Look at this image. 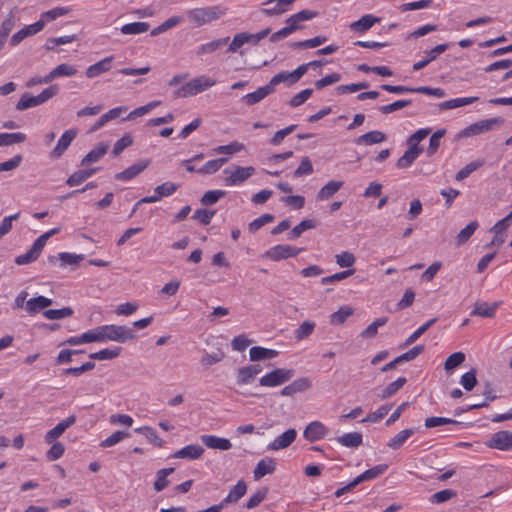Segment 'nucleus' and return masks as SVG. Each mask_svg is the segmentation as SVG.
Wrapping results in <instances>:
<instances>
[{"label": "nucleus", "instance_id": "2", "mask_svg": "<svg viewBox=\"0 0 512 512\" xmlns=\"http://www.w3.org/2000/svg\"><path fill=\"white\" fill-rule=\"evenodd\" d=\"M216 84V80L206 75L193 78L187 83L183 84L177 90L174 91L175 98H187L195 96L207 89L213 87Z\"/></svg>", "mask_w": 512, "mask_h": 512}, {"label": "nucleus", "instance_id": "23", "mask_svg": "<svg viewBox=\"0 0 512 512\" xmlns=\"http://www.w3.org/2000/svg\"><path fill=\"white\" fill-rule=\"evenodd\" d=\"M247 485L244 481H239L228 493V495L221 501L225 507L228 504L238 502L246 493Z\"/></svg>", "mask_w": 512, "mask_h": 512}, {"label": "nucleus", "instance_id": "6", "mask_svg": "<svg viewBox=\"0 0 512 512\" xmlns=\"http://www.w3.org/2000/svg\"><path fill=\"white\" fill-rule=\"evenodd\" d=\"M504 123V119L501 117H495L491 119H485L478 122H475L469 126H467L462 132L461 135L465 137L479 135L488 131L493 130L494 126L502 125Z\"/></svg>", "mask_w": 512, "mask_h": 512}, {"label": "nucleus", "instance_id": "50", "mask_svg": "<svg viewBox=\"0 0 512 512\" xmlns=\"http://www.w3.org/2000/svg\"><path fill=\"white\" fill-rule=\"evenodd\" d=\"M135 431L143 434L148 441L155 444L157 447H162L164 444V441L157 435L156 431L149 426L137 428Z\"/></svg>", "mask_w": 512, "mask_h": 512}, {"label": "nucleus", "instance_id": "24", "mask_svg": "<svg viewBox=\"0 0 512 512\" xmlns=\"http://www.w3.org/2000/svg\"><path fill=\"white\" fill-rule=\"evenodd\" d=\"M271 93H273L272 89L267 84L265 86L259 87L256 91H254L252 93H248L245 96H243L242 101L246 105L252 106V105L260 102L261 100H263L265 97H267Z\"/></svg>", "mask_w": 512, "mask_h": 512}, {"label": "nucleus", "instance_id": "12", "mask_svg": "<svg viewBox=\"0 0 512 512\" xmlns=\"http://www.w3.org/2000/svg\"><path fill=\"white\" fill-rule=\"evenodd\" d=\"M501 302L487 303L485 301H476L471 311V316H479L484 318H494L496 311Z\"/></svg>", "mask_w": 512, "mask_h": 512}, {"label": "nucleus", "instance_id": "47", "mask_svg": "<svg viewBox=\"0 0 512 512\" xmlns=\"http://www.w3.org/2000/svg\"><path fill=\"white\" fill-rule=\"evenodd\" d=\"M354 313V310L349 306H342L336 312L331 315V324L340 325L343 324L348 317Z\"/></svg>", "mask_w": 512, "mask_h": 512}, {"label": "nucleus", "instance_id": "54", "mask_svg": "<svg viewBox=\"0 0 512 512\" xmlns=\"http://www.w3.org/2000/svg\"><path fill=\"white\" fill-rule=\"evenodd\" d=\"M280 83H288L289 85L294 84L295 82L293 80V77L291 76V72L282 71L274 75L269 81L268 86H270L272 92H274L275 86Z\"/></svg>", "mask_w": 512, "mask_h": 512}, {"label": "nucleus", "instance_id": "43", "mask_svg": "<svg viewBox=\"0 0 512 512\" xmlns=\"http://www.w3.org/2000/svg\"><path fill=\"white\" fill-rule=\"evenodd\" d=\"M228 41H229V37H224L221 39L213 40L211 42L202 44L198 48L197 54L203 55V54L213 53L214 51H216L217 49H219L220 47L225 45Z\"/></svg>", "mask_w": 512, "mask_h": 512}, {"label": "nucleus", "instance_id": "21", "mask_svg": "<svg viewBox=\"0 0 512 512\" xmlns=\"http://www.w3.org/2000/svg\"><path fill=\"white\" fill-rule=\"evenodd\" d=\"M448 49V44H439L427 52V57L413 65L414 71H419L426 67L430 62L437 59V57Z\"/></svg>", "mask_w": 512, "mask_h": 512}, {"label": "nucleus", "instance_id": "38", "mask_svg": "<svg viewBox=\"0 0 512 512\" xmlns=\"http://www.w3.org/2000/svg\"><path fill=\"white\" fill-rule=\"evenodd\" d=\"M150 25L146 22H133L121 27V33L125 35L141 34L149 30Z\"/></svg>", "mask_w": 512, "mask_h": 512}, {"label": "nucleus", "instance_id": "48", "mask_svg": "<svg viewBox=\"0 0 512 512\" xmlns=\"http://www.w3.org/2000/svg\"><path fill=\"white\" fill-rule=\"evenodd\" d=\"M407 382L405 377H400L397 380L390 383L380 394L381 399H388L393 396L398 390H400Z\"/></svg>", "mask_w": 512, "mask_h": 512}, {"label": "nucleus", "instance_id": "62", "mask_svg": "<svg viewBox=\"0 0 512 512\" xmlns=\"http://www.w3.org/2000/svg\"><path fill=\"white\" fill-rule=\"evenodd\" d=\"M274 220V216L272 214H263L260 217L253 220L248 225V230L251 233H255L257 230H259L261 227H263L265 224L270 223Z\"/></svg>", "mask_w": 512, "mask_h": 512}, {"label": "nucleus", "instance_id": "37", "mask_svg": "<svg viewBox=\"0 0 512 512\" xmlns=\"http://www.w3.org/2000/svg\"><path fill=\"white\" fill-rule=\"evenodd\" d=\"M387 468L388 466L386 464L374 466L373 468H370L363 472L362 474L358 475L356 479L359 482V484L364 481L375 479L378 476L382 475L387 470Z\"/></svg>", "mask_w": 512, "mask_h": 512}, {"label": "nucleus", "instance_id": "10", "mask_svg": "<svg viewBox=\"0 0 512 512\" xmlns=\"http://www.w3.org/2000/svg\"><path fill=\"white\" fill-rule=\"evenodd\" d=\"M76 136L77 131L75 129L66 130L58 140L57 145L50 152V157L52 159L60 158L67 150V148L70 146L72 141L76 138Z\"/></svg>", "mask_w": 512, "mask_h": 512}, {"label": "nucleus", "instance_id": "33", "mask_svg": "<svg viewBox=\"0 0 512 512\" xmlns=\"http://www.w3.org/2000/svg\"><path fill=\"white\" fill-rule=\"evenodd\" d=\"M97 170L98 168L75 171L72 175L68 177V179L66 180V184L70 187L80 185L85 180L90 178Z\"/></svg>", "mask_w": 512, "mask_h": 512}, {"label": "nucleus", "instance_id": "57", "mask_svg": "<svg viewBox=\"0 0 512 512\" xmlns=\"http://www.w3.org/2000/svg\"><path fill=\"white\" fill-rule=\"evenodd\" d=\"M436 318L430 319L414 331L405 341L404 346H409L414 343L421 335H423L435 322Z\"/></svg>", "mask_w": 512, "mask_h": 512}, {"label": "nucleus", "instance_id": "15", "mask_svg": "<svg viewBox=\"0 0 512 512\" xmlns=\"http://www.w3.org/2000/svg\"><path fill=\"white\" fill-rule=\"evenodd\" d=\"M149 165L148 160H141L127 169L123 170L120 173H117L115 175V179L121 180V181H129L133 178H135L138 174H140L142 171H144Z\"/></svg>", "mask_w": 512, "mask_h": 512}, {"label": "nucleus", "instance_id": "22", "mask_svg": "<svg viewBox=\"0 0 512 512\" xmlns=\"http://www.w3.org/2000/svg\"><path fill=\"white\" fill-rule=\"evenodd\" d=\"M275 469L276 462L272 458L261 459L254 469V478L259 480L267 474H272Z\"/></svg>", "mask_w": 512, "mask_h": 512}, {"label": "nucleus", "instance_id": "44", "mask_svg": "<svg viewBox=\"0 0 512 512\" xmlns=\"http://www.w3.org/2000/svg\"><path fill=\"white\" fill-rule=\"evenodd\" d=\"M74 313L70 307H63L61 309H49L43 312V316L49 320H59L72 316Z\"/></svg>", "mask_w": 512, "mask_h": 512}, {"label": "nucleus", "instance_id": "29", "mask_svg": "<svg viewBox=\"0 0 512 512\" xmlns=\"http://www.w3.org/2000/svg\"><path fill=\"white\" fill-rule=\"evenodd\" d=\"M336 441L344 447L356 448L363 442L361 433L350 432L336 438Z\"/></svg>", "mask_w": 512, "mask_h": 512}, {"label": "nucleus", "instance_id": "20", "mask_svg": "<svg viewBox=\"0 0 512 512\" xmlns=\"http://www.w3.org/2000/svg\"><path fill=\"white\" fill-rule=\"evenodd\" d=\"M423 149L419 146H414L408 148L407 151L397 160L396 166L399 169H405L412 165V163L417 159V157L422 153Z\"/></svg>", "mask_w": 512, "mask_h": 512}, {"label": "nucleus", "instance_id": "35", "mask_svg": "<svg viewBox=\"0 0 512 512\" xmlns=\"http://www.w3.org/2000/svg\"><path fill=\"white\" fill-rule=\"evenodd\" d=\"M379 19L374 17L373 15H364L359 20L353 22L350 25V28L357 32H365L369 30Z\"/></svg>", "mask_w": 512, "mask_h": 512}, {"label": "nucleus", "instance_id": "7", "mask_svg": "<svg viewBox=\"0 0 512 512\" xmlns=\"http://www.w3.org/2000/svg\"><path fill=\"white\" fill-rule=\"evenodd\" d=\"M225 174H229V176L225 179V183L227 186L238 185L245 182L248 178L254 175L255 168L252 166L248 167H240L237 166L235 170L230 171L229 169L224 170Z\"/></svg>", "mask_w": 512, "mask_h": 512}, {"label": "nucleus", "instance_id": "16", "mask_svg": "<svg viewBox=\"0 0 512 512\" xmlns=\"http://www.w3.org/2000/svg\"><path fill=\"white\" fill-rule=\"evenodd\" d=\"M200 439L201 442L210 449L225 451L232 447L230 440L227 438H221L215 435H202Z\"/></svg>", "mask_w": 512, "mask_h": 512}, {"label": "nucleus", "instance_id": "59", "mask_svg": "<svg viewBox=\"0 0 512 512\" xmlns=\"http://www.w3.org/2000/svg\"><path fill=\"white\" fill-rule=\"evenodd\" d=\"M128 436H129L128 432L116 431L112 435H110L108 438L103 440L100 443V446L103 447V448L112 447V446L118 444L120 441H122L123 439H125Z\"/></svg>", "mask_w": 512, "mask_h": 512}, {"label": "nucleus", "instance_id": "41", "mask_svg": "<svg viewBox=\"0 0 512 512\" xmlns=\"http://www.w3.org/2000/svg\"><path fill=\"white\" fill-rule=\"evenodd\" d=\"M315 326H316L315 322L310 321V320H305L295 330V332H294L295 338L298 341H302V340L308 338L314 332Z\"/></svg>", "mask_w": 512, "mask_h": 512}, {"label": "nucleus", "instance_id": "58", "mask_svg": "<svg viewBox=\"0 0 512 512\" xmlns=\"http://www.w3.org/2000/svg\"><path fill=\"white\" fill-rule=\"evenodd\" d=\"M411 104H412V100H409V99L397 100L391 104L380 106L379 111L382 114H390L394 111H397L404 107L410 106Z\"/></svg>", "mask_w": 512, "mask_h": 512}, {"label": "nucleus", "instance_id": "56", "mask_svg": "<svg viewBox=\"0 0 512 512\" xmlns=\"http://www.w3.org/2000/svg\"><path fill=\"white\" fill-rule=\"evenodd\" d=\"M70 12L69 8L66 7H56L51 10H48L41 14L40 20H43L44 23L46 21H53L58 17L67 15Z\"/></svg>", "mask_w": 512, "mask_h": 512}, {"label": "nucleus", "instance_id": "36", "mask_svg": "<svg viewBox=\"0 0 512 512\" xmlns=\"http://www.w3.org/2000/svg\"><path fill=\"white\" fill-rule=\"evenodd\" d=\"M228 160V157H221L218 159L209 160L208 162H206L204 166L197 170V173L203 175L214 174L221 168L222 165L227 163Z\"/></svg>", "mask_w": 512, "mask_h": 512}, {"label": "nucleus", "instance_id": "31", "mask_svg": "<svg viewBox=\"0 0 512 512\" xmlns=\"http://www.w3.org/2000/svg\"><path fill=\"white\" fill-rule=\"evenodd\" d=\"M479 227V224L477 221H472L469 224H467L455 237V245L457 247L462 246L465 244L471 236L475 233L477 228Z\"/></svg>", "mask_w": 512, "mask_h": 512}, {"label": "nucleus", "instance_id": "11", "mask_svg": "<svg viewBox=\"0 0 512 512\" xmlns=\"http://www.w3.org/2000/svg\"><path fill=\"white\" fill-rule=\"evenodd\" d=\"M329 433V429L320 421L309 423L304 429L303 436L309 442L323 439Z\"/></svg>", "mask_w": 512, "mask_h": 512}, {"label": "nucleus", "instance_id": "17", "mask_svg": "<svg viewBox=\"0 0 512 512\" xmlns=\"http://www.w3.org/2000/svg\"><path fill=\"white\" fill-rule=\"evenodd\" d=\"M204 454V448L197 444H191L183 447L182 449L176 451L173 455L174 458L179 459H190L195 460L202 457Z\"/></svg>", "mask_w": 512, "mask_h": 512}, {"label": "nucleus", "instance_id": "64", "mask_svg": "<svg viewBox=\"0 0 512 512\" xmlns=\"http://www.w3.org/2000/svg\"><path fill=\"white\" fill-rule=\"evenodd\" d=\"M335 259L336 263L342 268L351 267L356 261L355 256L349 251H344L340 254H337Z\"/></svg>", "mask_w": 512, "mask_h": 512}, {"label": "nucleus", "instance_id": "51", "mask_svg": "<svg viewBox=\"0 0 512 512\" xmlns=\"http://www.w3.org/2000/svg\"><path fill=\"white\" fill-rule=\"evenodd\" d=\"M388 321L387 317H381L372 322L365 330L361 332L362 338H373L376 336L378 328L384 326Z\"/></svg>", "mask_w": 512, "mask_h": 512}, {"label": "nucleus", "instance_id": "39", "mask_svg": "<svg viewBox=\"0 0 512 512\" xmlns=\"http://www.w3.org/2000/svg\"><path fill=\"white\" fill-rule=\"evenodd\" d=\"M160 104H161V101L149 102L146 105L138 107V108L134 109L133 111H131L123 120L131 121V120L136 119L137 117L144 116L147 113H149L151 110H153L154 108L159 106Z\"/></svg>", "mask_w": 512, "mask_h": 512}, {"label": "nucleus", "instance_id": "1", "mask_svg": "<svg viewBox=\"0 0 512 512\" xmlns=\"http://www.w3.org/2000/svg\"><path fill=\"white\" fill-rule=\"evenodd\" d=\"M227 9L221 5L197 7L187 11L186 16L195 27L217 21L226 15Z\"/></svg>", "mask_w": 512, "mask_h": 512}, {"label": "nucleus", "instance_id": "25", "mask_svg": "<svg viewBox=\"0 0 512 512\" xmlns=\"http://www.w3.org/2000/svg\"><path fill=\"white\" fill-rule=\"evenodd\" d=\"M386 134L381 132V131H378V130H375V131H370V132H367L363 135H361L360 137H358L356 140H355V143L357 145H373V144H379V143H382L386 140Z\"/></svg>", "mask_w": 512, "mask_h": 512}, {"label": "nucleus", "instance_id": "8", "mask_svg": "<svg viewBox=\"0 0 512 512\" xmlns=\"http://www.w3.org/2000/svg\"><path fill=\"white\" fill-rule=\"evenodd\" d=\"M302 250V248H296L290 245H276L266 251L265 256L273 261H280L283 259L295 257Z\"/></svg>", "mask_w": 512, "mask_h": 512}, {"label": "nucleus", "instance_id": "27", "mask_svg": "<svg viewBox=\"0 0 512 512\" xmlns=\"http://www.w3.org/2000/svg\"><path fill=\"white\" fill-rule=\"evenodd\" d=\"M51 305L52 299L45 296H38L26 302V310L30 314H35Z\"/></svg>", "mask_w": 512, "mask_h": 512}, {"label": "nucleus", "instance_id": "55", "mask_svg": "<svg viewBox=\"0 0 512 512\" xmlns=\"http://www.w3.org/2000/svg\"><path fill=\"white\" fill-rule=\"evenodd\" d=\"M465 361V354L463 352H455L451 354L444 363L446 372L452 371Z\"/></svg>", "mask_w": 512, "mask_h": 512}, {"label": "nucleus", "instance_id": "4", "mask_svg": "<svg viewBox=\"0 0 512 512\" xmlns=\"http://www.w3.org/2000/svg\"><path fill=\"white\" fill-rule=\"evenodd\" d=\"M103 334V342L114 341L118 343H124L129 340L136 338L134 331L124 325H103L100 326Z\"/></svg>", "mask_w": 512, "mask_h": 512}, {"label": "nucleus", "instance_id": "46", "mask_svg": "<svg viewBox=\"0 0 512 512\" xmlns=\"http://www.w3.org/2000/svg\"><path fill=\"white\" fill-rule=\"evenodd\" d=\"M59 232V228H54L44 234H42L40 237H38L33 245L31 246V250L38 256H40L41 251L43 250L47 240L53 236L54 234Z\"/></svg>", "mask_w": 512, "mask_h": 512}, {"label": "nucleus", "instance_id": "34", "mask_svg": "<svg viewBox=\"0 0 512 512\" xmlns=\"http://www.w3.org/2000/svg\"><path fill=\"white\" fill-rule=\"evenodd\" d=\"M478 100V97H464V98H456L451 99L445 102H442L438 105L440 110H450L458 107L466 106L472 104Z\"/></svg>", "mask_w": 512, "mask_h": 512}, {"label": "nucleus", "instance_id": "42", "mask_svg": "<svg viewBox=\"0 0 512 512\" xmlns=\"http://www.w3.org/2000/svg\"><path fill=\"white\" fill-rule=\"evenodd\" d=\"M26 140V135L21 132L16 133H1L0 134V147L10 146L16 143H22Z\"/></svg>", "mask_w": 512, "mask_h": 512}, {"label": "nucleus", "instance_id": "28", "mask_svg": "<svg viewBox=\"0 0 512 512\" xmlns=\"http://www.w3.org/2000/svg\"><path fill=\"white\" fill-rule=\"evenodd\" d=\"M278 355V352L273 349H268L260 346H254L249 351L250 360L253 362L273 359Z\"/></svg>", "mask_w": 512, "mask_h": 512}, {"label": "nucleus", "instance_id": "52", "mask_svg": "<svg viewBox=\"0 0 512 512\" xmlns=\"http://www.w3.org/2000/svg\"><path fill=\"white\" fill-rule=\"evenodd\" d=\"M459 421L445 418V417H429L425 419V427L426 428H434L442 425H460Z\"/></svg>", "mask_w": 512, "mask_h": 512}, {"label": "nucleus", "instance_id": "19", "mask_svg": "<svg viewBox=\"0 0 512 512\" xmlns=\"http://www.w3.org/2000/svg\"><path fill=\"white\" fill-rule=\"evenodd\" d=\"M113 59H114L113 56H108V57L98 61L97 63L89 66L85 73L87 78L92 79V78L99 76L100 74H102L104 72L109 71L111 68V63H112Z\"/></svg>", "mask_w": 512, "mask_h": 512}, {"label": "nucleus", "instance_id": "63", "mask_svg": "<svg viewBox=\"0 0 512 512\" xmlns=\"http://www.w3.org/2000/svg\"><path fill=\"white\" fill-rule=\"evenodd\" d=\"M255 379V376L251 372L248 366L241 367L237 371V383L239 385L251 384Z\"/></svg>", "mask_w": 512, "mask_h": 512}, {"label": "nucleus", "instance_id": "40", "mask_svg": "<svg viewBox=\"0 0 512 512\" xmlns=\"http://www.w3.org/2000/svg\"><path fill=\"white\" fill-rule=\"evenodd\" d=\"M174 472V468L160 469L156 474V481L154 482V489L156 491H162L169 485L167 477Z\"/></svg>", "mask_w": 512, "mask_h": 512}, {"label": "nucleus", "instance_id": "14", "mask_svg": "<svg viewBox=\"0 0 512 512\" xmlns=\"http://www.w3.org/2000/svg\"><path fill=\"white\" fill-rule=\"evenodd\" d=\"M76 422V417L74 415L69 416L65 420L59 422L54 428L49 430L45 435V441L47 443H52L57 438H59L70 426L74 425Z\"/></svg>", "mask_w": 512, "mask_h": 512}, {"label": "nucleus", "instance_id": "13", "mask_svg": "<svg viewBox=\"0 0 512 512\" xmlns=\"http://www.w3.org/2000/svg\"><path fill=\"white\" fill-rule=\"evenodd\" d=\"M296 437L297 431L294 428L288 429L269 443L267 448L272 451L287 448L295 441Z\"/></svg>", "mask_w": 512, "mask_h": 512}, {"label": "nucleus", "instance_id": "3", "mask_svg": "<svg viewBox=\"0 0 512 512\" xmlns=\"http://www.w3.org/2000/svg\"><path fill=\"white\" fill-rule=\"evenodd\" d=\"M59 91V88L56 85L49 86L45 88L40 94L37 96H32L29 93H25L21 96L18 103L16 104V109L19 111H23L29 109L31 107H35L41 105L54 97Z\"/></svg>", "mask_w": 512, "mask_h": 512}, {"label": "nucleus", "instance_id": "61", "mask_svg": "<svg viewBox=\"0 0 512 512\" xmlns=\"http://www.w3.org/2000/svg\"><path fill=\"white\" fill-rule=\"evenodd\" d=\"M225 195V191L222 190H210L207 191L201 198V203L204 206L215 204L221 197Z\"/></svg>", "mask_w": 512, "mask_h": 512}, {"label": "nucleus", "instance_id": "45", "mask_svg": "<svg viewBox=\"0 0 512 512\" xmlns=\"http://www.w3.org/2000/svg\"><path fill=\"white\" fill-rule=\"evenodd\" d=\"M121 348L120 347H115L113 349H103V350H100L98 352H94V353H91L89 355V358L90 359H93V360H109V359H114L116 357H118L121 353Z\"/></svg>", "mask_w": 512, "mask_h": 512}, {"label": "nucleus", "instance_id": "53", "mask_svg": "<svg viewBox=\"0 0 512 512\" xmlns=\"http://www.w3.org/2000/svg\"><path fill=\"white\" fill-rule=\"evenodd\" d=\"M390 405H382L375 412L369 413L365 418L361 420L362 423L370 422L376 423L384 418L390 411Z\"/></svg>", "mask_w": 512, "mask_h": 512}, {"label": "nucleus", "instance_id": "9", "mask_svg": "<svg viewBox=\"0 0 512 512\" xmlns=\"http://www.w3.org/2000/svg\"><path fill=\"white\" fill-rule=\"evenodd\" d=\"M485 444L492 449L509 450L512 448V432L506 430L498 431Z\"/></svg>", "mask_w": 512, "mask_h": 512}, {"label": "nucleus", "instance_id": "60", "mask_svg": "<svg viewBox=\"0 0 512 512\" xmlns=\"http://www.w3.org/2000/svg\"><path fill=\"white\" fill-rule=\"evenodd\" d=\"M460 383L465 390L471 391L477 384L476 370L471 369L470 371L463 374L461 376Z\"/></svg>", "mask_w": 512, "mask_h": 512}, {"label": "nucleus", "instance_id": "26", "mask_svg": "<svg viewBox=\"0 0 512 512\" xmlns=\"http://www.w3.org/2000/svg\"><path fill=\"white\" fill-rule=\"evenodd\" d=\"M342 181H329L324 185L317 193V201H325L330 199L335 193H337L343 187Z\"/></svg>", "mask_w": 512, "mask_h": 512}, {"label": "nucleus", "instance_id": "49", "mask_svg": "<svg viewBox=\"0 0 512 512\" xmlns=\"http://www.w3.org/2000/svg\"><path fill=\"white\" fill-rule=\"evenodd\" d=\"M244 149V145L237 141L231 142L228 145L218 146L212 149V154H226L232 155L236 152H240Z\"/></svg>", "mask_w": 512, "mask_h": 512}, {"label": "nucleus", "instance_id": "30", "mask_svg": "<svg viewBox=\"0 0 512 512\" xmlns=\"http://www.w3.org/2000/svg\"><path fill=\"white\" fill-rule=\"evenodd\" d=\"M108 150V146L99 143L94 149H92L81 161L82 166H87L100 160Z\"/></svg>", "mask_w": 512, "mask_h": 512}, {"label": "nucleus", "instance_id": "32", "mask_svg": "<svg viewBox=\"0 0 512 512\" xmlns=\"http://www.w3.org/2000/svg\"><path fill=\"white\" fill-rule=\"evenodd\" d=\"M414 433L415 429L413 428L402 430L388 441L387 446L392 450H398Z\"/></svg>", "mask_w": 512, "mask_h": 512}, {"label": "nucleus", "instance_id": "5", "mask_svg": "<svg viewBox=\"0 0 512 512\" xmlns=\"http://www.w3.org/2000/svg\"><path fill=\"white\" fill-rule=\"evenodd\" d=\"M295 372L293 369L277 368L265 374L259 379V384L264 387H276L290 381Z\"/></svg>", "mask_w": 512, "mask_h": 512}, {"label": "nucleus", "instance_id": "18", "mask_svg": "<svg viewBox=\"0 0 512 512\" xmlns=\"http://www.w3.org/2000/svg\"><path fill=\"white\" fill-rule=\"evenodd\" d=\"M77 73V70L74 66L70 64H60L57 67H55L48 75H46L43 80H40L39 82H45L49 83L53 81L54 79L62 76H73Z\"/></svg>", "mask_w": 512, "mask_h": 512}]
</instances>
